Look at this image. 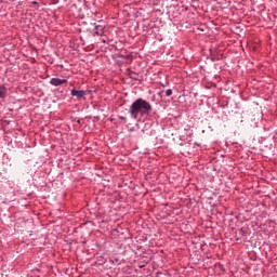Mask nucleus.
<instances>
[{"mask_svg": "<svg viewBox=\"0 0 277 277\" xmlns=\"http://www.w3.org/2000/svg\"><path fill=\"white\" fill-rule=\"evenodd\" d=\"M150 111H153V105L144 98L134 101L129 109V114L134 120H141L142 118H146V116H150Z\"/></svg>", "mask_w": 277, "mask_h": 277, "instance_id": "nucleus-1", "label": "nucleus"}, {"mask_svg": "<svg viewBox=\"0 0 277 277\" xmlns=\"http://www.w3.org/2000/svg\"><path fill=\"white\" fill-rule=\"evenodd\" d=\"M71 96H76V98L78 100V101H81V100H83V101H85V95L87 94H90V91H83V90H77V89H72L71 90Z\"/></svg>", "mask_w": 277, "mask_h": 277, "instance_id": "nucleus-2", "label": "nucleus"}, {"mask_svg": "<svg viewBox=\"0 0 277 277\" xmlns=\"http://www.w3.org/2000/svg\"><path fill=\"white\" fill-rule=\"evenodd\" d=\"M64 83H68V80L66 79H60V78H52L50 80V84L54 85L55 88L60 87V85H64Z\"/></svg>", "mask_w": 277, "mask_h": 277, "instance_id": "nucleus-3", "label": "nucleus"}, {"mask_svg": "<svg viewBox=\"0 0 277 277\" xmlns=\"http://www.w3.org/2000/svg\"><path fill=\"white\" fill-rule=\"evenodd\" d=\"M8 96V89L5 85L0 84V98H5Z\"/></svg>", "mask_w": 277, "mask_h": 277, "instance_id": "nucleus-4", "label": "nucleus"}, {"mask_svg": "<svg viewBox=\"0 0 277 277\" xmlns=\"http://www.w3.org/2000/svg\"><path fill=\"white\" fill-rule=\"evenodd\" d=\"M104 27L103 26H95V34H96V36H103V34H105V31H104Z\"/></svg>", "mask_w": 277, "mask_h": 277, "instance_id": "nucleus-5", "label": "nucleus"}, {"mask_svg": "<svg viewBox=\"0 0 277 277\" xmlns=\"http://www.w3.org/2000/svg\"><path fill=\"white\" fill-rule=\"evenodd\" d=\"M166 96H172V89H168L166 91Z\"/></svg>", "mask_w": 277, "mask_h": 277, "instance_id": "nucleus-6", "label": "nucleus"}, {"mask_svg": "<svg viewBox=\"0 0 277 277\" xmlns=\"http://www.w3.org/2000/svg\"><path fill=\"white\" fill-rule=\"evenodd\" d=\"M119 120H127V117L119 116Z\"/></svg>", "mask_w": 277, "mask_h": 277, "instance_id": "nucleus-7", "label": "nucleus"}, {"mask_svg": "<svg viewBox=\"0 0 277 277\" xmlns=\"http://www.w3.org/2000/svg\"><path fill=\"white\" fill-rule=\"evenodd\" d=\"M32 5H38V1H32Z\"/></svg>", "mask_w": 277, "mask_h": 277, "instance_id": "nucleus-8", "label": "nucleus"}]
</instances>
